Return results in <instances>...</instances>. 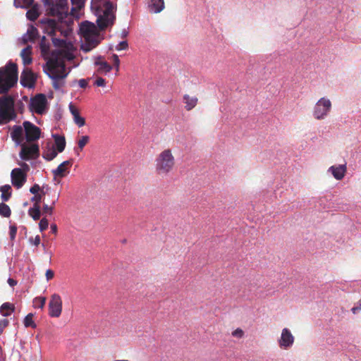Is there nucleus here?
I'll use <instances>...</instances> for the list:
<instances>
[{
    "mask_svg": "<svg viewBox=\"0 0 361 361\" xmlns=\"http://www.w3.org/2000/svg\"><path fill=\"white\" fill-rule=\"evenodd\" d=\"M14 105V99L11 96L0 97V125L6 124L16 118Z\"/></svg>",
    "mask_w": 361,
    "mask_h": 361,
    "instance_id": "nucleus-6",
    "label": "nucleus"
},
{
    "mask_svg": "<svg viewBox=\"0 0 361 361\" xmlns=\"http://www.w3.org/2000/svg\"><path fill=\"white\" fill-rule=\"evenodd\" d=\"M32 46L27 45L20 52V56L25 66L29 65L32 62Z\"/></svg>",
    "mask_w": 361,
    "mask_h": 361,
    "instance_id": "nucleus-21",
    "label": "nucleus"
},
{
    "mask_svg": "<svg viewBox=\"0 0 361 361\" xmlns=\"http://www.w3.org/2000/svg\"><path fill=\"white\" fill-rule=\"evenodd\" d=\"M90 137L87 135L82 136L78 141V146L80 151H82L84 147L89 142Z\"/></svg>",
    "mask_w": 361,
    "mask_h": 361,
    "instance_id": "nucleus-37",
    "label": "nucleus"
},
{
    "mask_svg": "<svg viewBox=\"0 0 361 361\" xmlns=\"http://www.w3.org/2000/svg\"><path fill=\"white\" fill-rule=\"evenodd\" d=\"M11 214V210L8 205L6 204L1 202L0 203V215L4 217H9Z\"/></svg>",
    "mask_w": 361,
    "mask_h": 361,
    "instance_id": "nucleus-34",
    "label": "nucleus"
},
{
    "mask_svg": "<svg viewBox=\"0 0 361 361\" xmlns=\"http://www.w3.org/2000/svg\"><path fill=\"white\" fill-rule=\"evenodd\" d=\"M294 340V336L290 331L287 328H284L282 330L281 338L279 340V345L281 348L288 349L293 345Z\"/></svg>",
    "mask_w": 361,
    "mask_h": 361,
    "instance_id": "nucleus-17",
    "label": "nucleus"
},
{
    "mask_svg": "<svg viewBox=\"0 0 361 361\" xmlns=\"http://www.w3.org/2000/svg\"><path fill=\"white\" fill-rule=\"evenodd\" d=\"M106 83V82L105 79L102 78V77H97L94 82V85L97 87H105Z\"/></svg>",
    "mask_w": 361,
    "mask_h": 361,
    "instance_id": "nucleus-42",
    "label": "nucleus"
},
{
    "mask_svg": "<svg viewBox=\"0 0 361 361\" xmlns=\"http://www.w3.org/2000/svg\"><path fill=\"white\" fill-rule=\"evenodd\" d=\"M11 183L19 189L23 186L27 180V174L20 168H16L11 173Z\"/></svg>",
    "mask_w": 361,
    "mask_h": 361,
    "instance_id": "nucleus-13",
    "label": "nucleus"
},
{
    "mask_svg": "<svg viewBox=\"0 0 361 361\" xmlns=\"http://www.w3.org/2000/svg\"><path fill=\"white\" fill-rule=\"evenodd\" d=\"M54 140V144L56 147V151L58 152H62L66 147V139L64 136H61L59 135H53Z\"/></svg>",
    "mask_w": 361,
    "mask_h": 361,
    "instance_id": "nucleus-23",
    "label": "nucleus"
},
{
    "mask_svg": "<svg viewBox=\"0 0 361 361\" xmlns=\"http://www.w3.org/2000/svg\"><path fill=\"white\" fill-rule=\"evenodd\" d=\"M51 232L54 234H56L57 233V226L56 224H51Z\"/></svg>",
    "mask_w": 361,
    "mask_h": 361,
    "instance_id": "nucleus-55",
    "label": "nucleus"
},
{
    "mask_svg": "<svg viewBox=\"0 0 361 361\" xmlns=\"http://www.w3.org/2000/svg\"><path fill=\"white\" fill-rule=\"evenodd\" d=\"M18 81V66L12 62L0 68V94L7 93Z\"/></svg>",
    "mask_w": 361,
    "mask_h": 361,
    "instance_id": "nucleus-3",
    "label": "nucleus"
},
{
    "mask_svg": "<svg viewBox=\"0 0 361 361\" xmlns=\"http://www.w3.org/2000/svg\"><path fill=\"white\" fill-rule=\"evenodd\" d=\"M15 306L13 304L9 302H4L0 307V313L4 317H8L11 315V314L14 312Z\"/></svg>",
    "mask_w": 361,
    "mask_h": 361,
    "instance_id": "nucleus-25",
    "label": "nucleus"
},
{
    "mask_svg": "<svg viewBox=\"0 0 361 361\" xmlns=\"http://www.w3.org/2000/svg\"><path fill=\"white\" fill-rule=\"evenodd\" d=\"M37 80V76L29 68L23 71L20 75V84L23 87L32 88L35 87Z\"/></svg>",
    "mask_w": 361,
    "mask_h": 361,
    "instance_id": "nucleus-15",
    "label": "nucleus"
},
{
    "mask_svg": "<svg viewBox=\"0 0 361 361\" xmlns=\"http://www.w3.org/2000/svg\"><path fill=\"white\" fill-rule=\"evenodd\" d=\"M73 4H77L78 7H80L82 4V0H71Z\"/></svg>",
    "mask_w": 361,
    "mask_h": 361,
    "instance_id": "nucleus-56",
    "label": "nucleus"
},
{
    "mask_svg": "<svg viewBox=\"0 0 361 361\" xmlns=\"http://www.w3.org/2000/svg\"><path fill=\"white\" fill-rule=\"evenodd\" d=\"M23 130L20 126H14L11 133V137L15 142L16 145H21L23 144Z\"/></svg>",
    "mask_w": 361,
    "mask_h": 361,
    "instance_id": "nucleus-18",
    "label": "nucleus"
},
{
    "mask_svg": "<svg viewBox=\"0 0 361 361\" xmlns=\"http://www.w3.org/2000/svg\"><path fill=\"white\" fill-rule=\"evenodd\" d=\"M59 195L56 196V199L52 201L51 205L44 204L42 207V213L44 214L51 215L54 210L55 203L58 201Z\"/></svg>",
    "mask_w": 361,
    "mask_h": 361,
    "instance_id": "nucleus-31",
    "label": "nucleus"
},
{
    "mask_svg": "<svg viewBox=\"0 0 361 361\" xmlns=\"http://www.w3.org/2000/svg\"><path fill=\"white\" fill-rule=\"evenodd\" d=\"M88 80L89 79H80L78 81L79 86L81 88H86L88 85Z\"/></svg>",
    "mask_w": 361,
    "mask_h": 361,
    "instance_id": "nucleus-49",
    "label": "nucleus"
},
{
    "mask_svg": "<svg viewBox=\"0 0 361 361\" xmlns=\"http://www.w3.org/2000/svg\"><path fill=\"white\" fill-rule=\"evenodd\" d=\"M29 241L35 246H38L40 244V237L39 235H36L35 238H30Z\"/></svg>",
    "mask_w": 361,
    "mask_h": 361,
    "instance_id": "nucleus-48",
    "label": "nucleus"
},
{
    "mask_svg": "<svg viewBox=\"0 0 361 361\" xmlns=\"http://www.w3.org/2000/svg\"><path fill=\"white\" fill-rule=\"evenodd\" d=\"M149 7L150 11H153L154 13H160L164 10L165 7L164 1V0H151Z\"/></svg>",
    "mask_w": 361,
    "mask_h": 361,
    "instance_id": "nucleus-24",
    "label": "nucleus"
},
{
    "mask_svg": "<svg viewBox=\"0 0 361 361\" xmlns=\"http://www.w3.org/2000/svg\"><path fill=\"white\" fill-rule=\"evenodd\" d=\"M8 320L3 319L0 320V335L3 333L4 329L8 325Z\"/></svg>",
    "mask_w": 361,
    "mask_h": 361,
    "instance_id": "nucleus-45",
    "label": "nucleus"
},
{
    "mask_svg": "<svg viewBox=\"0 0 361 361\" xmlns=\"http://www.w3.org/2000/svg\"><path fill=\"white\" fill-rule=\"evenodd\" d=\"M49 315L51 317H59L62 312V300L59 294L54 293L51 296L49 302Z\"/></svg>",
    "mask_w": 361,
    "mask_h": 361,
    "instance_id": "nucleus-10",
    "label": "nucleus"
},
{
    "mask_svg": "<svg viewBox=\"0 0 361 361\" xmlns=\"http://www.w3.org/2000/svg\"><path fill=\"white\" fill-rule=\"evenodd\" d=\"M59 52H52L43 67L44 73L52 79V86L55 90H59L63 86V80L68 75L65 62L59 56Z\"/></svg>",
    "mask_w": 361,
    "mask_h": 361,
    "instance_id": "nucleus-1",
    "label": "nucleus"
},
{
    "mask_svg": "<svg viewBox=\"0 0 361 361\" xmlns=\"http://www.w3.org/2000/svg\"><path fill=\"white\" fill-rule=\"evenodd\" d=\"M94 65L97 67L94 75H106L113 68L112 66L106 61L102 56L95 58Z\"/></svg>",
    "mask_w": 361,
    "mask_h": 361,
    "instance_id": "nucleus-16",
    "label": "nucleus"
},
{
    "mask_svg": "<svg viewBox=\"0 0 361 361\" xmlns=\"http://www.w3.org/2000/svg\"><path fill=\"white\" fill-rule=\"evenodd\" d=\"M49 190V188L47 185L46 186V191L42 190L39 194L35 195L31 198V202H34L33 205H40V202L42 201V197L47 192V191Z\"/></svg>",
    "mask_w": 361,
    "mask_h": 361,
    "instance_id": "nucleus-30",
    "label": "nucleus"
},
{
    "mask_svg": "<svg viewBox=\"0 0 361 361\" xmlns=\"http://www.w3.org/2000/svg\"><path fill=\"white\" fill-rule=\"evenodd\" d=\"M80 30L85 39V43L82 45L85 51H90L99 44V32L98 27L94 23L89 21L82 22Z\"/></svg>",
    "mask_w": 361,
    "mask_h": 361,
    "instance_id": "nucleus-4",
    "label": "nucleus"
},
{
    "mask_svg": "<svg viewBox=\"0 0 361 361\" xmlns=\"http://www.w3.org/2000/svg\"><path fill=\"white\" fill-rule=\"evenodd\" d=\"M46 300L45 297H37L33 300V307L42 309L45 305Z\"/></svg>",
    "mask_w": 361,
    "mask_h": 361,
    "instance_id": "nucleus-35",
    "label": "nucleus"
},
{
    "mask_svg": "<svg viewBox=\"0 0 361 361\" xmlns=\"http://www.w3.org/2000/svg\"><path fill=\"white\" fill-rule=\"evenodd\" d=\"M49 221L46 218H42L39 223V228L40 231H44L47 229Z\"/></svg>",
    "mask_w": 361,
    "mask_h": 361,
    "instance_id": "nucleus-39",
    "label": "nucleus"
},
{
    "mask_svg": "<svg viewBox=\"0 0 361 361\" xmlns=\"http://www.w3.org/2000/svg\"><path fill=\"white\" fill-rule=\"evenodd\" d=\"M332 108L330 99L326 97L320 98L315 104L312 114L315 119L323 120L329 114Z\"/></svg>",
    "mask_w": 361,
    "mask_h": 361,
    "instance_id": "nucleus-7",
    "label": "nucleus"
},
{
    "mask_svg": "<svg viewBox=\"0 0 361 361\" xmlns=\"http://www.w3.org/2000/svg\"><path fill=\"white\" fill-rule=\"evenodd\" d=\"M73 164V159L63 161L56 169L52 170L54 178L56 180L57 178H62L66 177L70 173V169Z\"/></svg>",
    "mask_w": 361,
    "mask_h": 361,
    "instance_id": "nucleus-14",
    "label": "nucleus"
},
{
    "mask_svg": "<svg viewBox=\"0 0 361 361\" xmlns=\"http://www.w3.org/2000/svg\"><path fill=\"white\" fill-rule=\"evenodd\" d=\"M75 123L79 126L82 127L85 125V120L80 116V114L73 118Z\"/></svg>",
    "mask_w": 361,
    "mask_h": 361,
    "instance_id": "nucleus-40",
    "label": "nucleus"
},
{
    "mask_svg": "<svg viewBox=\"0 0 361 361\" xmlns=\"http://www.w3.org/2000/svg\"><path fill=\"white\" fill-rule=\"evenodd\" d=\"M57 154L58 152L54 148H51L44 152L42 157L47 161H51L57 156Z\"/></svg>",
    "mask_w": 361,
    "mask_h": 361,
    "instance_id": "nucleus-29",
    "label": "nucleus"
},
{
    "mask_svg": "<svg viewBox=\"0 0 361 361\" xmlns=\"http://www.w3.org/2000/svg\"><path fill=\"white\" fill-rule=\"evenodd\" d=\"M16 106H17V108L18 109V111L20 112H22L23 111V107H24V104L22 102H18L17 104H16Z\"/></svg>",
    "mask_w": 361,
    "mask_h": 361,
    "instance_id": "nucleus-53",
    "label": "nucleus"
},
{
    "mask_svg": "<svg viewBox=\"0 0 361 361\" xmlns=\"http://www.w3.org/2000/svg\"><path fill=\"white\" fill-rule=\"evenodd\" d=\"M39 47H40L42 54L44 57H45L46 55L49 54V43H47L45 37H43L41 39Z\"/></svg>",
    "mask_w": 361,
    "mask_h": 361,
    "instance_id": "nucleus-32",
    "label": "nucleus"
},
{
    "mask_svg": "<svg viewBox=\"0 0 361 361\" xmlns=\"http://www.w3.org/2000/svg\"><path fill=\"white\" fill-rule=\"evenodd\" d=\"M8 283L13 287L17 284V281L14 280L13 279L9 278L8 279Z\"/></svg>",
    "mask_w": 361,
    "mask_h": 361,
    "instance_id": "nucleus-54",
    "label": "nucleus"
},
{
    "mask_svg": "<svg viewBox=\"0 0 361 361\" xmlns=\"http://www.w3.org/2000/svg\"><path fill=\"white\" fill-rule=\"evenodd\" d=\"M0 191L1 192V199L3 201H8L11 197L12 189L10 185H4L0 187Z\"/></svg>",
    "mask_w": 361,
    "mask_h": 361,
    "instance_id": "nucleus-26",
    "label": "nucleus"
},
{
    "mask_svg": "<svg viewBox=\"0 0 361 361\" xmlns=\"http://www.w3.org/2000/svg\"><path fill=\"white\" fill-rule=\"evenodd\" d=\"M28 214L35 220L37 221L40 219L41 211L40 205H33L28 209Z\"/></svg>",
    "mask_w": 361,
    "mask_h": 361,
    "instance_id": "nucleus-27",
    "label": "nucleus"
},
{
    "mask_svg": "<svg viewBox=\"0 0 361 361\" xmlns=\"http://www.w3.org/2000/svg\"><path fill=\"white\" fill-rule=\"evenodd\" d=\"M44 188L45 186L41 188L38 184L35 183L30 188V192L33 195L39 194L42 190H44Z\"/></svg>",
    "mask_w": 361,
    "mask_h": 361,
    "instance_id": "nucleus-38",
    "label": "nucleus"
},
{
    "mask_svg": "<svg viewBox=\"0 0 361 361\" xmlns=\"http://www.w3.org/2000/svg\"><path fill=\"white\" fill-rule=\"evenodd\" d=\"M128 48V44L127 41H122L119 44H118L116 47V49L117 51L126 50Z\"/></svg>",
    "mask_w": 361,
    "mask_h": 361,
    "instance_id": "nucleus-44",
    "label": "nucleus"
},
{
    "mask_svg": "<svg viewBox=\"0 0 361 361\" xmlns=\"http://www.w3.org/2000/svg\"><path fill=\"white\" fill-rule=\"evenodd\" d=\"M47 104L46 96L43 94H37L31 98L29 109L32 112L37 114H43Z\"/></svg>",
    "mask_w": 361,
    "mask_h": 361,
    "instance_id": "nucleus-9",
    "label": "nucleus"
},
{
    "mask_svg": "<svg viewBox=\"0 0 361 361\" xmlns=\"http://www.w3.org/2000/svg\"><path fill=\"white\" fill-rule=\"evenodd\" d=\"M34 314L32 313H29L26 315L24 319V325L25 327H32V329L36 328V324L33 321Z\"/></svg>",
    "mask_w": 361,
    "mask_h": 361,
    "instance_id": "nucleus-33",
    "label": "nucleus"
},
{
    "mask_svg": "<svg viewBox=\"0 0 361 361\" xmlns=\"http://www.w3.org/2000/svg\"><path fill=\"white\" fill-rule=\"evenodd\" d=\"M74 152H75V153L78 156V155L80 154V152L81 151H80V149H78V146L77 147H75V148H74Z\"/></svg>",
    "mask_w": 361,
    "mask_h": 361,
    "instance_id": "nucleus-58",
    "label": "nucleus"
},
{
    "mask_svg": "<svg viewBox=\"0 0 361 361\" xmlns=\"http://www.w3.org/2000/svg\"><path fill=\"white\" fill-rule=\"evenodd\" d=\"M69 109H70V111H71V114L73 115V118L79 114V111H78V109L72 104H70Z\"/></svg>",
    "mask_w": 361,
    "mask_h": 361,
    "instance_id": "nucleus-47",
    "label": "nucleus"
},
{
    "mask_svg": "<svg viewBox=\"0 0 361 361\" xmlns=\"http://www.w3.org/2000/svg\"><path fill=\"white\" fill-rule=\"evenodd\" d=\"M47 27L51 29V30L49 31L48 33L50 35H55L56 28L57 27V23L56 22V20H52V19H47Z\"/></svg>",
    "mask_w": 361,
    "mask_h": 361,
    "instance_id": "nucleus-36",
    "label": "nucleus"
},
{
    "mask_svg": "<svg viewBox=\"0 0 361 361\" xmlns=\"http://www.w3.org/2000/svg\"><path fill=\"white\" fill-rule=\"evenodd\" d=\"M47 281L52 279L54 276V272L51 269H47L45 273Z\"/></svg>",
    "mask_w": 361,
    "mask_h": 361,
    "instance_id": "nucleus-50",
    "label": "nucleus"
},
{
    "mask_svg": "<svg viewBox=\"0 0 361 361\" xmlns=\"http://www.w3.org/2000/svg\"><path fill=\"white\" fill-rule=\"evenodd\" d=\"M34 0H24V3L27 5V6H30L32 2H33Z\"/></svg>",
    "mask_w": 361,
    "mask_h": 361,
    "instance_id": "nucleus-57",
    "label": "nucleus"
},
{
    "mask_svg": "<svg viewBox=\"0 0 361 361\" xmlns=\"http://www.w3.org/2000/svg\"><path fill=\"white\" fill-rule=\"evenodd\" d=\"M17 233V226L16 225H11L9 226V235L11 240H13Z\"/></svg>",
    "mask_w": 361,
    "mask_h": 361,
    "instance_id": "nucleus-41",
    "label": "nucleus"
},
{
    "mask_svg": "<svg viewBox=\"0 0 361 361\" xmlns=\"http://www.w3.org/2000/svg\"><path fill=\"white\" fill-rule=\"evenodd\" d=\"M155 169L159 175H167L175 166V158L170 149L163 150L156 158Z\"/></svg>",
    "mask_w": 361,
    "mask_h": 361,
    "instance_id": "nucleus-5",
    "label": "nucleus"
},
{
    "mask_svg": "<svg viewBox=\"0 0 361 361\" xmlns=\"http://www.w3.org/2000/svg\"><path fill=\"white\" fill-rule=\"evenodd\" d=\"M126 35H127V32H126V30H124V31L123 32V37H126Z\"/></svg>",
    "mask_w": 361,
    "mask_h": 361,
    "instance_id": "nucleus-59",
    "label": "nucleus"
},
{
    "mask_svg": "<svg viewBox=\"0 0 361 361\" xmlns=\"http://www.w3.org/2000/svg\"><path fill=\"white\" fill-rule=\"evenodd\" d=\"M68 7L66 0H56L55 3L49 5L48 13L51 16L63 19L67 13Z\"/></svg>",
    "mask_w": 361,
    "mask_h": 361,
    "instance_id": "nucleus-8",
    "label": "nucleus"
},
{
    "mask_svg": "<svg viewBox=\"0 0 361 361\" xmlns=\"http://www.w3.org/2000/svg\"><path fill=\"white\" fill-rule=\"evenodd\" d=\"M111 59L114 63V66H117V72L119 71V66H120V60L116 54H113L111 56Z\"/></svg>",
    "mask_w": 361,
    "mask_h": 361,
    "instance_id": "nucleus-46",
    "label": "nucleus"
},
{
    "mask_svg": "<svg viewBox=\"0 0 361 361\" xmlns=\"http://www.w3.org/2000/svg\"><path fill=\"white\" fill-rule=\"evenodd\" d=\"M38 36L39 32L35 26L30 25L27 28L26 34L23 35L22 40L23 44H27L28 42H35Z\"/></svg>",
    "mask_w": 361,
    "mask_h": 361,
    "instance_id": "nucleus-19",
    "label": "nucleus"
},
{
    "mask_svg": "<svg viewBox=\"0 0 361 361\" xmlns=\"http://www.w3.org/2000/svg\"><path fill=\"white\" fill-rule=\"evenodd\" d=\"M56 40H57V39H54V40H53V42H54V44L56 43V42H55V41H56Z\"/></svg>",
    "mask_w": 361,
    "mask_h": 361,
    "instance_id": "nucleus-61",
    "label": "nucleus"
},
{
    "mask_svg": "<svg viewBox=\"0 0 361 361\" xmlns=\"http://www.w3.org/2000/svg\"><path fill=\"white\" fill-rule=\"evenodd\" d=\"M361 310V305L358 304L357 306L353 307L351 311L353 314H356L358 311Z\"/></svg>",
    "mask_w": 361,
    "mask_h": 361,
    "instance_id": "nucleus-52",
    "label": "nucleus"
},
{
    "mask_svg": "<svg viewBox=\"0 0 361 361\" xmlns=\"http://www.w3.org/2000/svg\"><path fill=\"white\" fill-rule=\"evenodd\" d=\"M231 334L233 337L241 338L244 336L245 333L243 331V329H241L240 328H238L235 330H234Z\"/></svg>",
    "mask_w": 361,
    "mask_h": 361,
    "instance_id": "nucleus-43",
    "label": "nucleus"
},
{
    "mask_svg": "<svg viewBox=\"0 0 361 361\" xmlns=\"http://www.w3.org/2000/svg\"><path fill=\"white\" fill-rule=\"evenodd\" d=\"M39 156V148L38 145L32 144L31 145H21V150L20 152V157L23 160H30L36 159Z\"/></svg>",
    "mask_w": 361,
    "mask_h": 361,
    "instance_id": "nucleus-11",
    "label": "nucleus"
},
{
    "mask_svg": "<svg viewBox=\"0 0 361 361\" xmlns=\"http://www.w3.org/2000/svg\"><path fill=\"white\" fill-rule=\"evenodd\" d=\"M91 8L97 16V23L99 30H103L114 25L116 8L110 1L92 0Z\"/></svg>",
    "mask_w": 361,
    "mask_h": 361,
    "instance_id": "nucleus-2",
    "label": "nucleus"
},
{
    "mask_svg": "<svg viewBox=\"0 0 361 361\" xmlns=\"http://www.w3.org/2000/svg\"><path fill=\"white\" fill-rule=\"evenodd\" d=\"M183 101L185 104V109L187 111H190L197 105L198 99L196 97H190L188 94H184Z\"/></svg>",
    "mask_w": 361,
    "mask_h": 361,
    "instance_id": "nucleus-22",
    "label": "nucleus"
},
{
    "mask_svg": "<svg viewBox=\"0 0 361 361\" xmlns=\"http://www.w3.org/2000/svg\"><path fill=\"white\" fill-rule=\"evenodd\" d=\"M23 126L25 129V137L27 142H35L39 139L41 130L30 121H24Z\"/></svg>",
    "mask_w": 361,
    "mask_h": 361,
    "instance_id": "nucleus-12",
    "label": "nucleus"
},
{
    "mask_svg": "<svg viewBox=\"0 0 361 361\" xmlns=\"http://www.w3.org/2000/svg\"><path fill=\"white\" fill-rule=\"evenodd\" d=\"M20 166L22 167L21 169L27 174V172L30 170L28 164L25 162H22L20 164Z\"/></svg>",
    "mask_w": 361,
    "mask_h": 361,
    "instance_id": "nucleus-51",
    "label": "nucleus"
},
{
    "mask_svg": "<svg viewBox=\"0 0 361 361\" xmlns=\"http://www.w3.org/2000/svg\"><path fill=\"white\" fill-rule=\"evenodd\" d=\"M39 16V13L38 12L37 8L35 7H32V8L29 9L26 13V17L31 21L36 20Z\"/></svg>",
    "mask_w": 361,
    "mask_h": 361,
    "instance_id": "nucleus-28",
    "label": "nucleus"
},
{
    "mask_svg": "<svg viewBox=\"0 0 361 361\" xmlns=\"http://www.w3.org/2000/svg\"><path fill=\"white\" fill-rule=\"evenodd\" d=\"M23 99H25V100H27V97L26 96H24Z\"/></svg>",
    "mask_w": 361,
    "mask_h": 361,
    "instance_id": "nucleus-60",
    "label": "nucleus"
},
{
    "mask_svg": "<svg viewBox=\"0 0 361 361\" xmlns=\"http://www.w3.org/2000/svg\"><path fill=\"white\" fill-rule=\"evenodd\" d=\"M346 169L345 164H342L338 166H332L329 168V171L331 172L336 180H340L344 177Z\"/></svg>",
    "mask_w": 361,
    "mask_h": 361,
    "instance_id": "nucleus-20",
    "label": "nucleus"
}]
</instances>
